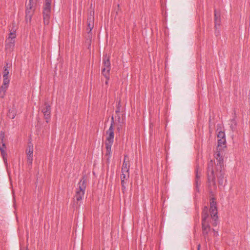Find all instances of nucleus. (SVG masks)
<instances>
[{
    "label": "nucleus",
    "mask_w": 250,
    "mask_h": 250,
    "mask_svg": "<svg viewBox=\"0 0 250 250\" xmlns=\"http://www.w3.org/2000/svg\"><path fill=\"white\" fill-rule=\"evenodd\" d=\"M213 235L215 237L218 236L219 234L218 231H215L214 229H213Z\"/></svg>",
    "instance_id": "obj_28"
},
{
    "label": "nucleus",
    "mask_w": 250,
    "mask_h": 250,
    "mask_svg": "<svg viewBox=\"0 0 250 250\" xmlns=\"http://www.w3.org/2000/svg\"><path fill=\"white\" fill-rule=\"evenodd\" d=\"M129 167L130 164L128 159L126 156H125L122 166V172L129 173Z\"/></svg>",
    "instance_id": "obj_12"
},
{
    "label": "nucleus",
    "mask_w": 250,
    "mask_h": 250,
    "mask_svg": "<svg viewBox=\"0 0 250 250\" xmlns=\"http://www.w3.org/2000/svg\"><path fill=\"white\" fill-rule=\"evenodd\" d=\"M26 250H27V249H26Z\"/></svg>",
    "instance_id": "obj_33"
},
{
    "label": "nucleus",
    "mask_w": 250,
    "mask_h": 250,
    "mask_svg": "<svg viewBox=\"0 0 250 250\" xmlns=\"http://www.w3.org/2000/svg\"><path fill=\"white\" fill-rule=\"evenodd\" d=\"M114 120L113 116L111 118V123L109 129L105 133V148L106 150V155L110 156L111 153V147L114 142Z\"/></svg>",
    "instance_id": "obj_3"
},
{
    "label": "nucleus",
    "mask_w": 250,
    "mask_h": 250,
    "mask_svg": "<svg viewBox=\"0 0 250 250\" xmlns=\"http://www.w3.org/2000/svg\"><path fill=\"white\" fill-rule=\"evenodd\" d=\"M15 38L16 33L15 32H10L7 40H10L11 39V40H15Z\"/></svg>",
    "instance_id": "obj_23"
},
{
    "label": "nucleus",
    "mask_w": 250,
    "mask_h": 250,
    "mask_svg": "<svg viewBox=\"0 0 250 250\" xmlns=\"http://www.w3.org/2000/svg\"><path fill=\"white\" fill-rule=\"evenodd\" d=\"M249 99L250 100V90L249 94Z\"/></svg>",
    "instance_id": "obj_32"
},
{
    "label": "nucleus",
    "mask_w": 250,
    "mask_h": 250,
    "mask_svg": "<svg viewBox=\"0 0 250 250\" xmlns=\"http://www.w3.org/2000/svg\"><path fill=\"white\" fill-rule=\"evenodd\" d=\"M104 68L102 73L107 80H109V72L110 71V62L108 57L105 56L103 59Z\"/></svg>",
    "instance_id": "obj_6"
},
{
    "label": "nucleus",
    "mask_w": 250,
    "mask_h": 250,
    "mask_svg": "<svg viewBox=\"0 0 250 250\" xmlns=\"http://www.w3.org/2000/svg\"><path fill=\"white\" fill-rule=\"evenodd\" d=\"M221 168V169H214V175L216 176L218 178V183L220 185H222L224 183V179L225 172Z\"/></svg>",
    "instance_id": "obj_11"
},
{
    "label": "nucleus",
    "mask_w": 250,
    "mask_h": 250,
    "mask_svg": "<svg viewBox=\"0 0 250 250\" xmlns=\"http://www.w3.org/2000/svg\"><path fill=\"white\" fill-rule=\"evenodd\" d=\"M94 11H91L87 18V31L88 33H89L92 29L94 27Z\"/></svg>",
    "instance_id": "obj_8"
},
{
    "label": "nucleus",
    "mask_w": 250,
    "mask_h": 250,
    "mask_svg": "<svg viewBox=\"0 0 250 250\" xmlns=\"http://www.w3.org/2000/svg\"><path fill=\"white\" fill-rule=\"evenodd\" d=\"M16 112L14 109H12L9 110V112L8 113V116L11 119H14L16 116Z\"/></svg>",
    "instance_id": "obj_19"
},
{
    "label": "nucleus",
    "mask_w": 250,
    "mask_h": 250,
    "mask_svg": "<svg viewBox=\"0 0 250 250\" xmlns=\"http://www.w3.org/2000/svg\"><path fill=\"white\" fill-rule=\"evenodd\" d=\"M42 112L43 113L44 115V119L46 120V122H48V120L50 118V106L47 104L46 103H45L44 105V106L42 109Z\"/></svg>",
    "instance_id": "obj_9"
},
{
    "label": "nucleus",
    "mask_w": 250,
    "mask_h": 250,
    "mask_svg": "<svg viewBox=\"0 0 250 250\" xmlns=\"http://www.w3.org/2000/svg\"><path fill=\"white\" fill-rule=\"evenodd\" d=\"M117 122L118 124H124L125 122L124 119L119 116H118Z\"/></svg>",
    "instance_id": "obj_25"
},
{
    "label": "nucleus",
    "mask_w": 250,
    "mask_h": 250,
    "mask_svg": "<svg viewBox=\"0 0 250 250\" xmlns=\"http://www.w3.org/2000/svg\"><path fill=\"white\" fill-rule=\"evenodd\" d=\"M217 163L215 164L212 160L210 161L208 163L207 169V176L208 185L210 187L215 188L216 182H215V169H221L223 167V158L219 152H217L214 154Z\"/></svg>",
    "instance_id": "obj_2"
},
{
    "label": "nucleus",
    "mask_w": 250,
    "mask_h": 250,
    "mask_svg": "<svg viewBox=\"0 0 250 250\" xmlns=\"http://www.w3.org/2000/svg\"><path fill=\"white\" fill-rule=\"evenodd\" d=\"M9 82V77H3V83L0 90V95L2 98H3L5 95V93L8 87Z\"/></svg>",
    "instance_id": "obj_7"
},
{
    "label": "nucleus",
    "mask_w": 250,
    "mask_h": 250,
    "mask_svg": "<svg viewBox=\"0 0 250 250\" xmlns=\"http://www.w3.org/2000/svg\"><path fill=\"white\" fill-rule=\"evenodd\" d=\"M5 49L9 51H11L15 45V40H6Z\"/></svg>",
    "instance_id": "obj_15"
},
{
    "label": "nucleus",
    "mask_w": 250,
    "mask_h": 250,
    "mask_svg": "<svg viewBox=\"0 0 250 250\" xmlns=\"http://www.w3.org/2000/svg\"><path fill=\"white\" fill-rule=\"evenodd\" d=\"M129 176V173L122 172V174H121V180H128Z\"/></svg>",
    "instance_id": "obj_20"
},
{
    "label": "nucleus",
    "mask_w": 250,
    "mask_h": 250,
    "mask_svg": "<svg viewBox=\"0 0 250 250\" xmlns=\"http://www.w3.org/2000/svg\"><path fill=\"white\" fill-rule=\"evenodd\" d=\"M39 0H29L28 3L26 4V21L27 22L31 21L32 17L36 9L37 3Z\"/></svg>",
    "instance_id": "obj_5"
},
{
    "label": "nucleus",
    "mask_w": 250,
    "mask_h": 250,
    "mask_svg": "<svg viewBox=\"0 0 250 250\" xmlns=\"http://www.w3.org/2000/svg\"><path fill=\"white\" fill-rule=\"evenodd\" d=\"M6 146L5 144L3 143L2 140L1 141V142L0 143V150L1 151V155L2 156V157L3 158L4 161L5 163L6 162V156L7 154L6 152Z\"/></svg>",
    "instance_id": "obj_13"
},
{
    "label": "nucleus",
    "mask_w": 250,
    "mask_h": 250,
    "mask_svg": "<svg viewBox=\"0 0 250 250\" xmlns=\"http://www.w3.org/2000/svg\"><path fill=\"white\" fill-rule=\"evenodd\" d=\"M105 84L106 85H108V80H107V79H106V81L105 82Z\"/></svg>",
    "instance_id": "obj_30"
},
{
    "label": "nucleus",
    "mask_w": 250,
    "mask_h": 250,
    "mask_svg": "<svg viewBox=\"0 0 250 250\" xmlns=\"http://www.w3.org/2000/svg\"><path fill=\"white\" fill-rule=\"evenodd\" d=\"M86 187V179L83 177L78 184V187L76 189V194L74 197V201H81L83 198L85 190Z\"/></svg>",
    "instance_id": "obj_4"
},
{
    "label": "nucleus",
    "mask_w": 250,
    "mask_h": 250,
    "mask_svg": "<svg viewBox=\"0 0 250 250\" xmlns=\"http://www.w3.org/2000/svg\"><path fill=\"white\" fill-rule=\"evenodd\" d=\"M201 176V171H199L198 168H197L196 170V184L197 187L200 185V181H199V179Z\"/></svg>",
    "instance_id": "obj_17"
},
{
    "label": "nucleus",
    "mask_w": 250,
    "mask_h": 250,
    "mask_svg": "<svg viewBox=\"0 0 250 250\" xmlns=\"http://www.w3.org/2000/svg\"><path fill=\"white\" fill-rule=\"evenodd\" d=\"M226 139H218V149L220 151L221 148H220L223 146L225 145Z\"/></svg>",
    "instance_id": "obj_18"
},
{
    "label": "nucleus",
    "mask_w": 250,
    "mask_h": 250,
    "mask_svg": "<svg viewBox=\"0 0 250 250\" xmlns=\"http://www.w3.org/2000/svg\"><path fill=\"white\" fill-rule=\"evenodd\" d=\"M45 2H47V3H51L52 0H45Z\"/></svg>",
    "instance_id": "obj_29"
},
{
    "label": "nucleus",
    "mask_w": 250,
    "mask_h": 250,
    "mask_svg": "<svg viewBox=\"0 0 250 250\" xmlns=\"http://www.w3.org/2000/svg\"><path fill=\"white\" fill-rule=\"evenodd\" d=\"M50 12V11H43V22L45 25H47L49 23Z\"/></svg>",
    "instance_id": "obj_14"
},
{
    "label": "nucleus",
    "mask_w": 250,
    "mask_h": 250,
    "mask_svg": "<svg viewBox=\"0 0 250 250\" xmlns=\"http://www.w3.org/2000/svg\"><path fill=\"white\" fill-rule=\"evenodd\" d=\"M200 247H201L200 244L198 245V250H200Z\"/></svg>",
    "instance_id": "obj_31"
},
{
    "label": "nucleus",
    "mask_w": 250,
    "mask_h": 250,
    "mask_svg": "<svg viewBox=\"0 0 250 250\" xmlns=\"http://www.w3.org/2000/svg\"><path fill=\"white\" fill-rule=\"evenodd\" d=\"M123 124H118L117 126V130L120 132L122 129V126Z\"/></svg>",
    "instance_id": "obj_26"
},
{
    "label": "nucleus",
    "mask_w": 250,
    "mask_h": 250,
    "mask_svg": "<svg viewBox=\"0 0 250 250\" xmlns=\"http://www.w3.org/2000/svg\"><path fill=\"white\" fill-rule=\"evenodd\" d=\"M214 17H215V26L216 27V24L217 22V17L216 10L214 11Z\"/></svg>",
    "instance_id": "obj_27"
},
{
    "label": "nucleus",
    "mask_w": 250,
    "mask_h": 250,
    "mask_svg": "<svg viewBox=\"0 0 250 250\" xmlns=\"http://www.w3.org/2000/svg\"><path fill=\"white\" fill-rule=\"evenodd\" d=\"M43 11H51V3H47L45 1L44 6L43 7Z\"/></svg>",
    "instance_id": "obj_21"
},
{
    "label": "nucleus",
    "mask_w": 250,
    "mask_h": 250,
    "mask_svg": "<svg viewBox=\"0 0 250 250\" xmlns=\"http://www.w3.org/2000/svg\"><path fill=\"white\" fill-rule=\"evenodd\" d=\"M26 154L27 163L31 165L32 164L33 156V146L32 145L28 146L26 150Z\"/></svg>",
    "instance_id": "obj_10"
},
{
    "label": "nucleus",
    "mask_w": 250,
    "mask_h": 250,
    "mask_svg": "<svg viewBox=\"0 0 250 250\" xmlns=\"http://www.w3.org/2000/svg\"><path fill=\"white\" fill-rule=\"evenodd\" d=\"M127 182V180H121V185H122V190H123V192H124L125 191V190L126 185Z\"/></svg>",
    "instance_id": "obj_22"
},
{
    "label": "nucleus",
    "mask_w": 250,
    "mask_h": 250,
    "mask_svg": "<svg viewBox=\"0 0 250 250\" xmlns=\"http://www.w3.org/2000/svg\"><path fill=\"white\" fill-rule=\"evenodd\" d=\"M225 134L224 132L220 131L218 132L217 134V138L218 139H225Z\"/></svg>",
    "instance_id": "obj_24"
},
{
    "label": "nucleus",
    "mask_w": 250,
    "mask_h": 250,
    "mask_svg": "<svg viewBox=\"0 0 250 250\" xmlns=\"http://www.w3.org/2000/svg\"><path fill=\"white\" fill-rule=\"evenodd\" d=\"M11 65L10 64L6 62L2 71V77H8V74L9 73L8 68L11 67Z\"/></svg>",
    "instance_id": "obj_16"
},
{
    "label": "nucleus",
    "mask_w": 250,
    "mask_h": 250,
    "mask_svg": "<svg viewBox=\"0 0 250 250\" xmlns=\"http://www.w3.org/2000/svg\"><path fill=\"white\" fill-rule=\"evenodd\" d=\"M208 208L205 207L202 213V234L206 241H210V238L209 237V233L210 232L211 229L209 226V222L212 220L211 224L213 226L217 225V209L216 206V203L212 199L210 202V215L208 213Z\"/></svg>",
    "instance_id": "obj_1"
}]
</instances>
